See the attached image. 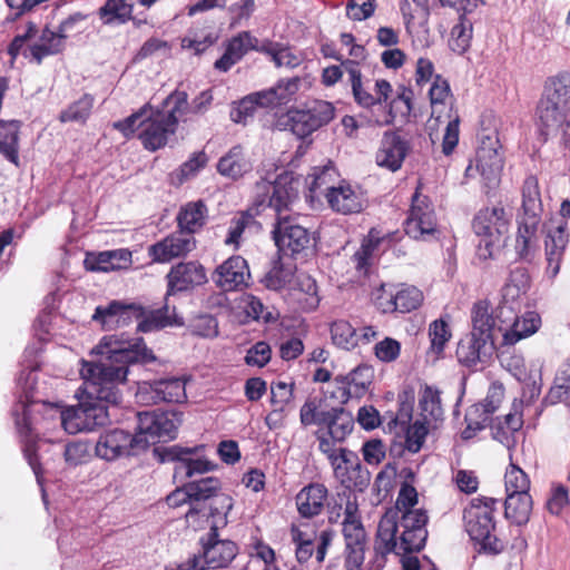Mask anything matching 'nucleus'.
<instances>
[{"label":"nucleus","instance_id":"nucleus-56","mask_svg":"<svg viewBox=\"0 0 570 570\" xmlns=\"http://www.w3.org/2000/svg\"><path fill=\"white\" fill-rule=\"evenodd\" d=\"M208 161V157L205 151L194 153L188 160L183 163L180 167L173 173V179L177 184H184L191 177L196 176L200 169H203Z\"/></svg>","mask_w":570,"mask_h":570},{"label":"nucleus","instance_id":"nucleus-26","mask_svg":"<svg viewBox=\"0 0 570 570\" xmlns=\"http://www.w3.org/2000/svg\"><path fill=\"white\" fill-rule=\"evenodd\" d=\"M167 296L187 291L206 282L204 267L197 262L179 263L167 275Z\"/></svg>","mask_w":570,"mask_h":570},{"label":"nucleus","instance_id":"nucleus-48","mask_svg":"<svg viewBox=\"0 0 570 570\" xmlns=\"http://www.w3.org/2000/svg\"><path fill=\"white\" fill-rule=\"evenodd\" d=\"M476 167L488 185H495L503 168L502 157L497 149L482 147L478 151Z\"/></svg>","mask_w":570,"mask_h":570},{"label":"nucleus","instance_id":"nucleus-13","mask_svg":"<svg viewBox=\"0 0 570 570\" xmlns=\"http://www.w3.org/2000/svg\"><path fill=\"white\" fill-rule=\"evenodd\" d=\"M204 450V445L194 448L171 445L155 449V452L159 455L160 462H174V478L184 481L213 470L214 464L205 458Z\"/></svg>","mask_w":570,"mask_h":570},{"label":"nucleus","instance_id":"nucleus-54","mask_svg":"<svg viewBox=\"0 0 570 570\" xmlns=\"http://www.w3.org/2000/svg\"><path fill=\"white\" fill-rule=\"evenodd\" d=\"M331 337L333 343L346 351H351L357 346L356 328L347 321L338 320L331 324Z\"/></svg>","mask_w":570,"mask_h":570},{"label":"nucleus","instance_id":"nucleus-33","mask_svg":"<svg viewBox=\"0 0 570 570\" xmlns=\"http://www.w3.org/2000/svg\"><path fill=\"white\" fill-rule=\"evenodd\" d=\"M257 39L249 32L243 31L233 37L225 49L224 55L214 63L215 69L226 72L237 63L249 50H258Z\"/></svg>","mask_w":570,"mask_h":570},{"label":"nucleus","instance_id":"nucleus-14","mask_svg":"<svg viewBox=\"0 0 570 570\" xmlns=\"http://www.w3.org/2000/svg\"><path fill=\"white\" fill-rule=\"evenodd\" d=\"M147 449V441L141 435L122 429H112L101 433L95 445V453L105 461H115L125 456L137 455Z\"/></svg>","mask_w":570,"mask_h":570},{"label":"nucleus","instance_id":"nucleus-53","mask_svg":"<svg viewBox=\"0 0 570 570\" xmlns=\"http://www.w3.org/2000/svg\"><path fill=\"white\" fill-rule=\"evenodd\" d=\"M83 411V420L87 425L85 428L88 432L101 426L109 421V414L104 401L90 400L80 403Z\"/></svg>","mask_w":570,"mask_h":570},{"label":"nucleus","instance_id":"nucleus-5","mask_svg":"<svg viewBox=\"0 0 570 570\" xmlns=\"http://www.w3.org/2000/svg\"><path fill=\"white\" fill-rule=\"evenodd\" d=\"M187 108V94L175 91L164 101V109L154 111L141 121L138 134L145 149L156 151L164 148L176 134L179 118Z\"/></svg>","mask_w":570,"mask_h":570},{"label":"nucleus","instance_id":"nucleus-17","mask_svg":"<svg viewBox=\"0 0 570 570\" xmlns=\"http://www.w3.org/2000/svg\"><path fill=\"white\" fill-rule=\"evenodd\" d=\"M406 235L416 240L434 237L438 230V219L429 197L416 191L412 196V205L404 223Z\"/></svg>","mask_w":570,"mask_h":570},{"label":"nucleus","instance_id":"nucleus-35","mask_svg":"<svg viewBox=\"0 0 570 570\" xmlns=\"http://www.w3.org/2000/svg\"><path fill=\"white\" fill-rule=\"evenodd\" d=\"M187 490L191 495V508L186 513V518L189 519L194 517V513L204 511L202 507L219 492L220 481L214 476L202 478L187 482Z\"/></svg>","mask_w":570,"mask_h":570},{"label":"nucleus","instance_id":"nucleus-41","mask_svg":"<svg viewBox=\"0 0 570 570\" xmlns=\"http://www.w3.org/2000/svg\"><path fill=\"white\" fill-rule=\"evenodd\" d=\"M298 90V79L281 80L275 87L256 92L263 108L276 107L287 104Z\"/></svg>","mask_w":570,"mask_h":570},{"label":"nucleus","instance_id":"nucleus-37","mask_svg":"<svg viewBox=\"0 0 570 570\" xmlns=\"http://www.w3.org/2000/svg\"><path fill=\"white\" fill-rule=\"evenodd\" d=\"M131 254L126 249L106 250L97 255H90L85 259L89 271L109 272L122 268L130 263Z\"/></svg>","mask_w":570,"mask_h":570},{"label":"nucleus","instance_id":"nucleus-20","mask_svg":"<svg viewBox=\"0 0 570 570\" xmlns=\"http://www.w3.org/2000/svg\"><path fill=\"white\" fill-rule=\"evenodd\" d=\"M397 513L386 511L381 518L374 541V554L368 562L370 570H382L386 556L391 552L401 554L396 549Z\"/></svg>","mask_w":570,"mask_h":570},{"label":"nucleus","instance_id":"nucleus-10","mask_svg":"<svg viewBox=\"0 0 570 570\" xmlns=\"http://www.w3.org/2000/svg\"><path fill=\"white\" fill-rule=\"evenodd\" d=\"M539 119L548 135L570 117V79L567 76L550 78L540 100Z\"/></svg>","mask_w":570,"mask_h":570},{"label":"nucleus","instance_id":"nucleus-24","mask_svg":"<svg viewBox=\"0 0 570 570\" xmlns=\"http://www.w3.org/2000/svg\"><path fill=\"white\" fill-rule=\"evenodd\" d=\"M493 352L494 341L480 338L475 334H466L458 343L455 354L461 365L474 368L479 364L487 363Z\"/></svg>","mask_w":570,"mask_h":570},{"label":"nucleus","instance_id":"nucleus-23","mask_svg":"<svg viewBox=\"0 0 570 570\" xmlns=\"http://www.w3.org/2000/svg\"><path fill=\"white\" fill-rule=\"evenodd\" d=\"M203 554L197 557L208 569L225 568L236 557L237 547L233 541L218 539V533L209 531L207 538L200 539Z\"/></svg>","mask_w":570,"mask_h":570},{"label":"nucleus","instance_id":"nucleus-2","mask_svg":"<svg viewBox=\"0 0 570 570\" xmlns=\"http://www.w3.org/2000/svg\"><path fill=\"white\" fill-rule=\"evenodd\" d=\"M38 373L33 365L22 370L17 380L18 402L12 410L16 428L22 441V451L32 469L37 482L42 487L41 466L37 455V440L43 429H49V422L61 425L62 409L57 403L46 402L39 397ZM45 504L46 492L41 488Z\"/></svg>","mask_w":570,"mask_h":570},{"label":"nucleus","instance_id":"nucleus-21","mask_svg":"<svg viewBox=\"0 0 570 570\" xmlns=\"http://www.w3.org/2000/svg\"><path fill=\"white\" fill-rule=\"evenodd\" d=\"M504 397V390L501 385H491L484 402L474 404L465 413L466 428L462 432L463 439H471L478 431L484 429L489 422L490 414L494 413Z\"/></svg>","mask_w":570,"mask_h":570},{"label":"nucleus","instance_id":"nucleus-62","mask_svg":"<svg viewBox=\"0 0 570 570\" xmlns=\"http://www.w3.org/2000/svg\"><path fill=\"white\" fill-rule=\"evenodd\" d=\"M429 336L431 341V351L435 355H440L443 353L444 347L451 338L452 334L448 323L440 318L430 324Z\"/></svg>","mask_w":570,"mask_h":570},{"label":"nucleus","instance_id":"nucleus-43","mask_svg":"<svg viewBox=\"0 0 570 570\" xmlns=\"http://www.w3.org/2000/svg\"><path fill=\"white\" fill-rule=\"evenodd\" d=\"M532 504V498L529 492L509 494L504 501V515L515 525H524L530 519Z\"/></svg>","mask_w":570,"mask_h":570},{"label":"nucleus","instance_id":"nucleus-44","mask_svg":"<svg viewBox=\"0 0 570 570\" xmlns=\"http://www.w3.org/2000/svg\"><path fill=\"white\" fill-rule=\"evenodd\" d=\"M18 120H0V153L12 164H19V130Z\"/></svg>","mask_w":570,"mask_h":570},{"label":"nucleus","instance_id":"nucleus-38","mask_svg":"<svg viewBox=\"0 0 570 570\" xmlns=\"http://www.w3.org/2000/svg\"><path fill=\"white\" fill-rule=\"evenodd\" d=\"M344 514L342 533L345 546L366 544V533L357 515V504L348 500L345 504Z\"/></svg>","mask_w":570,"mask_h":570},{"label":"nucleus","instance_id":"nucleus-60","mask_svg":"<svg viewBox=\"0 0 570 570\" xmlns=\"http://www.w3.org/2000/svg\"><path fill=\"white\" fill-rule=\"evenodd\" d=\"M292 276L293 272L291 268L285 267L281 261H274L262 282L268 289L278 291L289 283Z\"/></svg>","mask_w":570,"mask_h":570},{"label":"nucleus","instance_id":"nucleus-18","mask_svg":"<svg viewBox=\"0 0 570 570\" xmlns=\"http://www.w3.org/2000/svg\"><path fill=\"white\" fill-rule=\"evenodd\" d=\"M179 420L170 412H139L137 414V435H141L150 444L176 438Z\"/></svg>","mask_w":570,"mask_h":570},{"label":"nucleus","instance_id":"nucleus-3","mask_svg":"<svg viewBox=\"0 0 570 570\" xmlns=\"http://www.w3.org/2000/svg\"><path fill=\"white\" fill-rule=\"evenodd\" d=\"M296 197L297 190L287 174L278 175L275 180L262 179L255 187L257 205L276 212L273 239L278 250L289 256L301 254L311 243L308 230L297 224L295 218L283 214Z\"/></svg>","mask_w":570,"mask_h":570},{"label":"nucleus","instance_id":"nucleus-50","mask_svg":"<svg viewBox=\"0 0 570 570\" xmlns=\"http://www.w3.org/2000/svg\"><path fill=\"white\" fill-rule=\"evenodd\" d=\"M421 416L425 423L438 422L443 419L440 391L432 386H425L419 400Z\"/></svg>","mask_w":570,"mask_h":570},{"label":"nucleus","instance_id":"nucleus-31","mask_svg":"<svg viewBox=\"0 0 570 570\" xmlns=\"http://www.w3.org/2000/svg\"><path fill=\"white\" fill-rule=\"evenodd\" d=\"M521 407L522 402L514 401L509 413L504 416H497L490 422L493 439L507 448L514 444V433L522 428Z\"/></svg>","mask_w":570,"mask_h":570},{"label":"nucleus","instance_id":"nucleus-61","mask_svg":"<svg viewBox=\"0 0 570 570\" xmlns=\"http://www.w3.org/2000/svg\"><path fill=\"white\" fill-rule=\"evenodd\" d=\"M350 465L352 469L348 472L347 479L342 483L345 488H353L358 491H363L371 481V474L366 468H364L357 455H351Z\"/></svg>","mask_w":570,"mask_h":570},{"label":"nucleus","instance_id":"nucleus-25","mask_svg":"<svg viewBox=\"0 0 570 570\" xmlns=\"http://www.w3.org/2000/svg\"><path fill=\"white\" fill-rule=\"evenodd\" d=\"M194 247V236L179 230L151 245L149 247V255L155 262L166 263L188 254Z\"/></svg>","mask_w":570,"mask_h":570},{"label":"nucleus","instance_id":"nucleus-63","mask_svg":"<svg viewBox=\"0 0 570 570\" xmlns=\"http://www.w3.org/2000/svg\"><path fill=\"white\" fill-rule=\"evenodd\" d=\"M507 495L528 493L530 480L528 475L517 465L511 464L504 475Z\"/></svg>","mask_w":570,"mask_h":570},{"label":"nucleus","instance_id":"nucleus-55","mask_svg":"<svg viewBox=\"0 0 570 570\" xmlns=\"http://www.w3.org/2000/svg\"><path fill=\"white\" fill-rule=\"evenodd\" d=\"M471 39L472 23L461 17L460 21L451 29L449 47L453 52L463 55L470 48Z\"/></svg>","mask_w":570,"mask_h":570},{"label":"nucleus","instance_id":"nucleus-15","mask_svg":"<svg viewBox=\"0 0 570 570\" xmlns=\"http://www.w3.org/2000/svg\"><path fill=\"white\" fill-rule=\"evenodd\" d=\"M118 320L119 327L137 322V331L141 333L183 324V321L176 315L175 307L170 308L168 304L146 315L140 305L120 302Z\"/></svg>","mask_w":570,"mask_h":570},{"label":"nucleus","instance_id":"nucleus-19","mask_svg":"<svg viewBox=\"0 0 570 570\" xmlns=\"http://www.w3.org/2000/svg\"><path fill=\"white\" fill-rule=\"evenodd\" d=\"M136 397L144 405L180 403L186 400L185 381L180 377L144 381L138 384Z\"/></svg>","mask_w":570,"mask_h":570},{"label":"nucleus","instance_id":"nucleus-46","mask_svg":"<svg viewBox=\"0 0 570 570\" xmlns=\"http://www.w3.org/2000/svg\"><path fill=\"white\" fill-rule=\"evenodd\" d=\"M471 323L472 331L469 334H475V336L487 341H494L493 331L495 321L490 313L488 302L480 301L473 305L471 311Z\"/></svg>","mask_w":570,"mask_h":570},{"label":"nucleus","instance_id":"nucleus-11","mask_svg":"<svg viewBox=\"0 0 570 570\" xmlns=\"http://www.w3.org/2000/svg\"><path fill=\"white\" fill-rule=\"evenodd\" d=\"M334 107L325 100L313 101L306 109H293L277 118L275 128L289 130L304 139L334 118Z\"/></svg>","mask_w":570,"mask_h":570},{"label":"nucleus","instance_id":"nucleus-64","mask_svg":"<svg viewBox=\"0 0 570 570\" xmlns=\"http://www.w3.org/2000/svg\"><path fill=\"white\" fill-rule=\"evenodd\" d=\"M120 301H111L107 305L96 307L92 320L100 323L102 328L110 331L119 327Z\"/></svg>","mask_w":570,"mask_h":570},{"label":"nucleus","instance_id":"nucleus-16","mask_svg":"<svg viewBox=\"0 0 570 570\" xmlns=\"http://www.w3.org/2000/svg\"><path fill=\"white\" fill-rule=\"evenodd\" d=\"M397 513L396 549L401 554L420 551L428 538V514L421 509Z\"/></svg>","mask_w":570,"mask_h":570},{"label":"nucleus","instance_id":"nucleus-7","mask_svg":"<svg viewBox=\"0 0 570 570\" xmlns=\"http://www.w3.org/2000/svg\"><path fill=\"white\" fill-rule=\"evenodd\" d=\"M519 273L522 278L521 284H507L503 289V302L498 307L497 317L501 323L507 325L505 328L500 326V331H504L503 343L507 345H513L520 340L534 334L541 325V317L538 313L529 311L522 316H519L515 314L513 306L508 302L509 297L514 298L521 292L525 291L528 275L524 272Z\"/></svg>","mask_w":570,"mask_h":570},{"label":"nucleus","instance_id":"nucleus-39","mask_svg":"<svg viewBox=\"0 0 570 570\" xmlns=\"http://www.w3.org/2000/svg\"><path fill=\"white\" fill-rule=\"evenodd\" d=\"M233 508V499L230 495L218 492L212 500L206 502L202 509L204 511H199L197 515H200L202 518L213 519L210 523V531L217 532L218 525H224L227 522V514ZM196 515V513H194Z\"/></svg>","mask_w":570,"mask_h":570},{"label":"nucleus","instance_id":"nucleus-12","mask_svg":"<svg viewBox=\"0 0 570 570\" xmlns=\"http://www.w3.org/2000/svg\"><path fill=\"white\" fill-rule=\"evenodd\" d=\"M343 66L348 77L347 81L351 86L354 100L358 106L372 109L373 114L383 106V102L389 101L392 86L387 80H376L372 88L371 81L363 79L358 62L345 59Z\"/></svg>","mask_w":570,"mask_h":570},{"label":"nucleus","instance_id":"nucleus-47","mask_svg":"<svg viewBox=\"0 0 570 570\" xmlns=\"http://www.w3.org/2000/svg\"><path fill=\"white\" fill-rule=\"evenodd\" d=\"M333 407L325 399L308 397L299 410L301 424L305 428L316 425L321 429Z\"/></svg>","mask_w":570,"mask_h":570},{"label":"nucleus","instance_id":"nucleus-28","mask_svg":"<svg viewBox=\"0 0 570 570\" xmlns=\"http://www.w3.org/2000/svg\"><path fill=\"white\" fill-rule=\"evenodd\" d=\"M501 365L508 370L519 382L527 385L529 399L533 400L541 393L540 368L527 371L524 358L521 355L503 352L500 356Z\"/></svg>","mask_w":570,"mask_h":570},{"label":"nucleus","instance_id":"nucleus-36","mask_svg":"<svg viewBox=\"0 0 570 570\" xmlns=\"http://www.w3.org/2000/svg\"><path fill=\"white\" fill-rule=\"evenodd\" d=\"M353 428V415L342 406H334L321 429H326L327 435L333 441L343 442Z\"/></svg>","mask_w":570,"mask_h":570},{"label":"nucleus","instance_id":"nucleus-22","mask_svg":"<svg viewBox=\"0 0 570 570\" xmlns=\"http://www.w3.org/2000/svg\"><path fill=\"white\" fill-rule=\"evenodd\" d=\"M250 278L247 262L242 256H232L213 274V281L223 291H236L248 285Z\"/></svg>","mask_w":570,"mask_h":570},{"label":"nucleus","instance_id":"nucleus-59","mask_svg":"<svg viewBox=\"0 0 570 570\" xmlns=\"http://www.w3.org/2000/svg\"><path fill=\"white\" fill-rule=\"evenodd\" d=\"M88 14L82 12H72L61 19L56 28L60 38L66 42L67 39L82 33L86 30Z\"/></svg>","mask_w":570,"mask_h":570},{"label":"nucleus","instance_id":"nucleus-52","mask_svg":"<svg viewBox=\"0 0 570 570\" xmlns=\"http://www.w3.org/2000/svg\"><path fill=\"white\" fill-rule=\"evenodd\" d=\"M95 98L90 94H83L78 100L70 104L63 109L59 119L61 122H80L83 124L90 116L94 107Z\"/></svg>","mask_w":570,"mask_h":570},{"label":"nucleus","instance_id":"nucleus-30","mask_svg":"<svg viewBox=\"0 0 570 570\" xmlns=\"http://www.w3.org/2000/svg\"><path fill=\"white\" fill-rule=\"evenodd\" d=\"M409 145L400 135L387 131L383 135L381 146L376 153V164L392 171L401 168L407 154Z\"/></svg>","mask_w":570,"mask_h":570},{"label":"nucleus","instance_id":"nucleus-58","mask_svg":"<svg viewBox=\"0 0 570 570\" xmlns=\"http://www.w3.org/2000/svg\"><path fill=\"white\" fill-rule=\"evenodd\" d=\"M256 220L249 212H242L230 219L228 234L225 244L228 246L239 247L240 238L246 228L255 225Z\"/></svg>","mask_w":570,"mask_h":570},{"label":"nucleus","instance_id":"nucleus-57","mask_svg":"<svg viewBox=\"0 0 570 570\" xmlns=\"http://www.w3.org/2000/svg\"><path fill=\"white\" fill-rule=\"evenodd\" d=\"M257 107H262V101L256 97V92L234 102L229 112L232 121L247 125L248 120L254 117Z\"/></svg>","mask_w":570,"mask_h":570},{"label":"nucleus","instance_id":"nucleus-45","mask_svg":"<svg viewBox=\"0 0 570 570\" xmlns=\"http://www.w3.org/2000/svg\"><path fill=\"white\" fill-rule=\"evenodd\" d=\"M207 206L203 200L190 202L181 207L177 220L180 230L193 235L205 224Z\"/></svg>","mask_w":570,"mask_h":570},{"label":"nucleus","instance_id":"nucleus-1","mask_svg":"<svg viewBox=\"0 0 570 570\" xmlns=\"http://www.w3.org/2000/svg\"><path fill=\"white\" fill-rule=\"evenodd\" d=\"M99 358L82 362L80 370L83 392L87 399L118 405L122 400V390L129 374V367L136 364L147 365L156 361L153 351L142 338L134 342L119 340L117 335L104 336L92 351Z\"/></svg>","mask_w":570,"mask_h":570},{"label":"nucleus","instance_id":"nucleus-40","mask_svg":"<svg viewBox=\"0 0 570 570\" xmlns=\"http://www.w3.org/2000/svg\"><path fill=\"white\" fill-rule=\"evenodd\" d=\"M233 508V499L230 495L218 492L212 500L206 502L202 509L204 511H199L197 515H200L202 518L213 519L210 523V531L217 532L218 525H224L227 522V514ZM196 515V513H194Z\"/></svg>","mask_w":570,"mask_h":570},{"label":"nucleus","instance_id":"nucleus-51","mask_svg":"<svg viewBox=\"0 0 570 570\" xmlns=\"http://www.w3.org/2000/svg\"><path fill=\"white\" fill-rule=\"evenodd\" d=\"M423 302L422 292L415 286H402L395 294H391L390 306L392 311L409 313L416 309Z\"/></svg>","mask_w":570,"mask_h":570},{"label":"nucleus","instance_id":"nucleus-9","mask_svg":"<svg viewBox=\"0 0 570 570\" xmlns=\"http://www.w3.org/2000/svg\"><path fill=\"white\" fill-rule=\"evenodd\" d=\"M510 215L503 207L481 209L473 219V230L480 237L476 256L487 261L495 258L503 246V235L509 229Z\"/></svg>","mask_w":570,"mask_h":570},{"label":"nucleus","instance_id":"nucleus-49","mask_svg":"<svg viewBox=\"0 0 570 570\" xmlns=\"http://www.w3.org/2000/svg\"><path fill=\"white\" fill-rule=\"evenodd\" d=\"M132 4L129 0H107L98 14L104 24H122L131 18Z\"/></svg>","mask_w":570,"mask_h":570},{"label":"nucleus","instance_id":"nucleus-6","mask_svg":"<svg viewBox=\"0 0 570 570\" xmlns=\"http://www.w3.org/2000/svg\"><path fill=\"white\" fill-rule=\"evenodd\" d=\"M497 503L498 500L493 498H474L463 513L465 531L478 547V551L491 556L499 554L504 549L503 541L494 533L493 513Z\"/></svg>","mask_w":570,"mask_h":570},{"label":"nucleus","instance_id":"nucleus-4","mask_svg":"<svg viewBox=\"0 0 570 570\" xmlns=\"http://www.w3.org/2000/svg\"><path fill=\"white\" fill-rule=\"evenodd\" d=\"M542 202L538 180L530 176L522 187V205L517 215L518 235L515 252L520 259L531 262L539 248L540 233L542 232Z\"/></svg>","mask_w":570,"mask_h":570},{"label":"nucleus","instance_id":"nucleus-32","mask_svg":"<svg viewBox=\"0 0 570 570\" xmlns=\"http://www.w3.org/2000/svg\"><path fill=\"white\" fill-rule=\"evenodd\" d=\"M293 541L296 544V559L299 563L308 561L314 551L317 563H322L325 559L328 547L334 539V532L332 530H323L320 533L318 543L315 550L313 541L308 538H304L303 532L299 530L292 531Z\"/></svg>","mask_w":570,"mask_h":570},{"label":"nucleus","instance_id":"nucleus-29","mask_svg":"<svg viewBox=\"0 0 570 570\" xmlns=\"http://www.w3.org/2000/svg\"><path fill=\"white\" fill-rule=\"evenodd\" d=\"M569 242L567 222L561 220L554 228H550L546 236V256L547 273L550 277H556L560 271V265Z\"/></svg>","mask_w":570,"mask_h":570},{"label":"nucleus","instance_id":"nucleus-42","mask_svg":"<svg viewBox=\"0 0 570 570\" xmlns=\"http://www.w3.org/2000/svg\"><path fill=\"white\" fill-rule=\"evenodd\" d=\"M250 170V164L244 155L240 146H234L220 157L217 163V171L225 177L238 179Z\"/></svg>","mask_w":570,"mask_h":570},{"label":"nucleus","instance_id":"nucleus-27","mask_svg":"<svg viewBox=\"0 0 570 570\" xmlns=\"http://www.w3.org/2000/svg\"><path fill=\"white\" fill-rule=\"evenodd\" d=\"M325 198L331 209L342 215L360 213L364 205L362 194L348 184L326 187Z\"/></svg>","mask_w":570,"mask_h":570},{"label":"nucleus","instance_id":"nucleus-34","mask_svg":"<svg viewBox=\"0 0 570 570\" xmlns=\"http://www.w3.org/2000/svg\"><path fill=\"white\" fill-rule=\"evenodd\" d=\"M327 489L321 483H311L304 487L296 495V507L303 518L318 515L327 499Z\"/></svg>","mask_w":570,"mask_h":570},{"label":"nucleus","instance_id":"nucleus-8","mask_svg":"<svg viewBox=\"0 0 570 570\" xmlns=\"http://www.w3.org/2000/svg\"><path fill=\"white\" fill-rule=\"evenodd\" d=\"M37 33V24L28 22L8 47V53L12 60L18 56H23L40 65L46 57L58 55L65 50L66 42L56 29L46 27L38 37H36Z\"/></svg>","mask_w":570,"mask_h":570}]
</instances>
